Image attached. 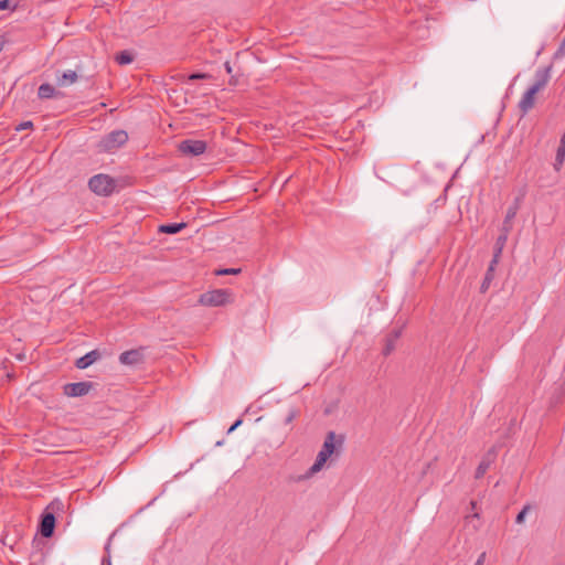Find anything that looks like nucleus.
<instances>
[{
  "mask_svg": "<svg viewBox=\"0 0 565 565\" xmlns=\"http://www.w3.org/2000/svg\"><path fill=\"white\" fill-rule=\"evenodd\" d=\"M88 188L99 196H109L116 190V180L108 174L99 173L89 179Z\"/></svg>",
  "mask_w": 565,
  "mask_h": 565,
  "instance_id": "5",
  "label": "nucleus"
},
{
  "mask_svg": "<svg viewBox=\"0 0 565 565\" xmlns=\"http://www.w3.org/2000/svg\"><path fill=\"white\" fill-rule=\"evenodd\" d=\"M552 64L535 71L533 84L522 95L518 107L522 115H526L535 105V95L546 87L551 79Z\"/></svg>",
  "mask_w": 565,
  "mask_h": 565,
  "instance_id": "1",
  "label": "nucleus"
},
{
  "mask_svg": "<svg viewBox=\"0 0 565 565\" xmlns=\"http://www.w3.org/2000/svg\"><path fill=\"white\" fill-rule=\"evenodd\" d=\"M564 159H565V138H561V142H559V146L557 148V151H556V157H555V168L556 170H558V166H562L563 162H564Z\"/></svg>",
  "mask_w": 565,
  "mask_h": 565,
  "instance_id": "20",
  "label": "nucleus"
},
{
  "mask_svg": "<svg viewBox=\"0 0 565 565\" xmlns=\"http://www.w3.org/2000/svg\"><path fill=\"white\" fill-rule=\"evenodd\" d=\"M299 415V411L297 408H290L284 418V424L289 425L291 422Z\"/></svg>",
  "mask_w": 565,
  "mask_h": 565,
  "instance_id": "22",
  "label": "nucleus"
},
{
  "mask_svg": "<svg viewBox=\"0 0 565 565\" xmlns=\"http://www.w3.org/2000/svg\"><path fill=\"white\" fill-rule=\"evenodd\" d=\"M105 551H106L107 553H109V545H107V546L105 547Z\"/></svg>",
  "mask_w": 565,
  "mask_h": 565,
  "instance_id": "31",
  "label": "nucleus"
},
{
  "mask_svg": "<svg viewBox=\"0 0 565 565\" xmlns=\"http://www.w3.org/2000/svg\"><path fill=\"white\" fill-rule=\"evenodd\" d=\"M119 362L128 366H138L145 363V348L131 349L120 353Z\"/></svg>",
  "mask_w": 565,
  "mask_h": 565,
  "instance_id": "8",
  "label": "nucleus"
},
{
  "mask_svg": "<svg viewBox=\"0 0 565 565\" xmlns=\"http://www.w3.org/2000/svg\"><path fill=\"white\" fill-rule=\"evenodd\" d=\"M38 96L40 99L61 98L63 93L55 89V87L49 83H43L38 89Z\"/></svg>",
  "mask_w": 565,
  "mask_h": 565,
  "instance_id": "14",
  "label": "nucleus"
},
{
  "mask_svg": "<svg viewBox=\"0 0 565 565\" xmlns=\"http://www.w3.org/2000/svg\"><path fill=\"white\" fill-rule=\"evenodd\" d=\"M531 507L530 505H525L523 507V509L516 514V518H515V522L518 524H522L525 520V515L526 513L530 511Z\"/></svg>",
  "mask_w": 565,
  "mask_h": 565,
  "instance_id": "24",
  "label": "nucleus"
},
{
  "mask_svg": "<svg viewBox=\"0 0 565 565\" xmlns=\"http://www.w3.org/2000/svg\"><path fill=\"white\" fill-rule=\"evenodd\" d=\"M495 457H497V452H495L494 447H492L482 457L480 463L478 465V467L476 469V472H475V478L476 479H480V478H482L486 475L487 470L490 468V466L494 461Z\"/></svg>",
  "mask_w": 565,
  "mask_h": 565,
  "instance_id": "12",
  "label": "nucleus"
},
{
  "mask_svg": "<svg viewBox=\"0 0 565 565\" xmlns=\"http://www.w3.org/2000/svg\"><path fill=\"white\" fill-rule=\"evenodd\" d=\"M231 292L226 289H215L200 296V302L204 306H223L228 302Z\"/></svg>",
  "mask_w": 565,
  "mask_h": 565,
  "instance_id": "7",
  "label": "nucleus"
},
{
  "mask_svg": "<svg viewBox=\"0 0 565 565\" xmlns=\"http://www.w3.org/2000/svg\"><path fill=\"white\" fill-rule=\"evenodd\" d=\"M63 509V502L53 500L40 516L38 532L45 539H51L54 534L56 518L55 512Z\"/></svg>",
  "mask_w": 565,
  "mask_h": 565,
  "instance_id": "3",
  "label": "nucleus"
},
{
  "mask_svg": "<svg viewBox=\"0 0 565 565\" xmlns=\"http://www.w3.org/2000/svg\"><path fill=\"white\" fill-rule=\"evenodd\" d=\"M33 128V122L28 120V121H22L21 124H19L15 128L17 131H21V130H25V129H31Z\"/></svg>",
  "mask_w": 565,
  "mask_h": 565,
  "instance_id": "25",
  "label": "nucleus"
},
{
  "mask_svg": "<svg viewBox=\"0 0 565 565\" xmlns=\"http://www.w3.org/2000/svg\"><path fill=\"white\" fill-rule=\"evenodd\" d=\"M486 556H487L486 552H482V553L478 556V558H477V561H476V563H475L473 565H484Z\"/></svg>",
  "mask_w": 565,
  "mask_h": 565,
  "instance_id": "27",
  "label": "nucleus"
},
{
  "mask_svg": "<svg viewBox=\"0 0 565 565\" xmlns=\"http://www.w3.org/2000/svg\"><path fill=\"white\" fill-rule=\"evenodd\" d=\"M128 141V134L124 129L113 130L100 138L96 149L100 153H113Z\"/></svg>",
  "mask_w": 565,
  "mask_h": 565,
  "instance_id": "4",
  "label": "nucleus"
},
{
  "mask_svg": "<svg viewBox=\"0 0 565 565\" xmlns=\"http://www.w3.org/2000/svg\"><path fill=\"white\" fill-rule=\"evenodd\" d=\"M242 423H243V419H242V418L236 419V420L232 424V426L228 428L227 434L233 433V431H234L238 426H241V425H242Z\"/></svg>",
  "mask_w": 565,
  "mask_h": 565,
  "instance_id": "26",
  "label": "nucleus"
},
{
  "mask_svg": "<svg viewBox=\"0 0 565 565\" xmlns=\"http://www.w3.org/2000/svg\"><path fill=\"white\" fill-rule=\"evenodd\" d=\"M344 439V435H338L332 430L329 431L326 436L321 450L318 452L313 465L309 468L305 478H308L313 473L320 471L328 461V459L331 458L332 455L338 454L339 449L342 448Z\"/></svg>",
  "mask_w": 565,
  "mask_h": 565,
  "instance_id": "2",
  "label": "nucleus"
},
{
  "mask_svg": "<svg viewBox=\"0 0 565 565\" xmlns=\"http://www.w3.org/2000/svg\"><path fill=\"white\" fill-rule=\"evenodd\" d=\"M102 565H111L110 555L104 556L102 559Z\"/></svg>",
  "mask_w": 565,
  "mask_h": 565,
  "instance_id": "28",
  "label": "nucleus"
},
{
  "mask_svg": "<svg viewBox=\"0 0 565 565\" xmlns=\"http://www.w3.org/2000/svg\"><path fill=\"white\" fill-rule=\"evenodd\" d=\"M185 226H186V223H184V222L168 223V224L160 225L158 231L160 233L174 235V234L180 233Z\"/></svg>",
  "mask_w": 565,
  "mask_h": 565,
  "instance_id": "16",
  "label": "nucleus"
},
{
  "mask_svg": "<svg viewBox=\"0 0 565 565\" xmlns=\"http://www.w3.org/2000/svg\"><path fill=\"white\" fill-rule=\"evenodd\" d=\"M224 67H225V71H226L227 74H232L233 68H232V65H231L230 62H225L224 63Z\"/></svg>",
  "mask_w": 565,
  "mask_h": 565,
  "instance_id": "29",
  "label": "nucleus"
},
{
  "mask_svg": "<svg viewBox=\"0 0 565 565\" xmlns=\"http://www.w3.org/2000/svg\"><path fill=\"white\" fill-rule=\"evenodd\" d=\"M100 358H102V354L98 350H92V351L87 352L85 355L78 358L75 361V366L79 370L87 369L93 363L98 361Z\"/></svg>",
  "mask_w": 565,
  "mask_h": 565,
  "instance_id": "13",
  "label": "nucleus"
},
{
  "mask_svg": "<svg viewBox=\"0 0 565 565\" xmlns=\"http://www.w3.org/2000/svg\"><path fill=\"white\" fill-rule=\"evenodd\" d=\"M93 387L94 383L88 381L67 383L63 386V393L67 397H81L88 394Z\"/></svg>",
  "mask_w": 565,
  "mask_h": 565,
  "instance_id": "9",
  "label": "nucleus"
},
{
  "mask_svg": "<svg viewBox=\"0 0 565 565\" xmlns=\"http://www.w3.org/2000/svg\"><path fill=\"white\" fill-rule=\"evenodd\" d=\"M206 148V141L196 139H185L178 145V150L186 157H199L205 152Z\"/></svg>",
  "mask_w": 565,
  "mask_h": 565,
  "instance_id": "6",
  "label": "nucleus"
},
{
  "mask_svg": "<svg viewBox=\"0 0 565 565\" xmlns=\"http://www.w3.org/2000/svg\"><path fill=\"white\" fill-rule=\"evenodd\" d=\"M498 265V260L497 259H491L490 264H489V267L486 271V275L483 277V280L481 282V286H480V292L481 294H484L487 292V290L489 289L493 278H494V271H495V266Z\"/></svg>",
  "mask_w": 565,
  "mask_h": 565,
  "instance_id": "15",
  "label": "nucleus"
},
{
  "mask_svg": "<svg viewBox=\"0 0 565 565\" xmlns=\"http://www.w3.org/2000/svg\"><path fill=\"white\" fill-rule=\"evenodd\" d=\"M222 444H223V441L220 440V441L216 443V446H222Z\"/></svg>",
  "mask_w": 565,
  "mask_h": 565,
  "instance_id": "30",
  "label": "nucleus"
},
{
  "mask_svg": "<svg viewBox=\"0 0 565 565\" xmlns=\"http://www.w3.org/2000/svg\"><path fill=\"white\" fill-rule=\"evenodd\" d=\"M524 196L525 190H522L521 193L514 199L513 203L508 207L505 217L502 223L503 232H510L512 230V220L515 217L518 211L520 210Z\"/></svg>",
  "mask_w": 565,
  "mask_h": 565,
  "instance_id": "10",
  "label": "nucleus"
},
{
  "mask_svg": "<svg viewBox=\"0 0 565 565\" xmlns=\"http://www.w3.org/2000/svg\"><path fill=\"white\" fill-rule=\"evenodd\" d=\"M134 60H135L134 53L128 50L120 51L115 56V61L119 65H128V64L132 63Z\"/></svg>",
  "mask_w": 565,
  "mask_h": 565,
  "instance_id": "19",
  "label": "nucleus"
},
{
  "mask_svg": "<svg viewBox=\"0 0 565 565\" xmlns=\"http://www.w3.org/2000/svg\"><path fill=\"white\" fill-rule=\"evenodd\" d=\"M77 78V73L75 71L68 70L63 72L62 75L57 77L56 82L58 86H67L75 83Z\"/></svg>",
  "mask_w": 565,
  "mask_h": 565,
  "instance_id": "18",
  "label": "nucleus"
},
{
  "mask_svg": "<svg viewBox=\"0 0 565 565\" xmlns=\"http://www.w3.org/2000/svg\"><path fill=\"white\" fill-rule=\"evenodd\" d=\"M508 235H509V232H503L501 230V234L498 236V238L495 241L492 259H497L499 262V258L501 256L502 249H503V247H504V245L507 243Z\"/></svg>",
  "mask_w": 565,
  "mask_h": 565,
  "instance_id": "17",
  "label": "nucleus"
},
{
  "mask_svg": "<svg viewBox=\"0 0 565 565\" xmlns=\"http://www.w3.org/2000/svg\"><path fill=\"white\" fill-rule=\"evenodd\" d=\"M242 271L241 268H220L215 270L216 276L224 275H238Z\"/></svg>",
  "mask_w": 565,
  "mask_h": 565,
  "instance_id": "21",
  "label": "nucleus"
},
{
  "mask_svg": "<svg viewBox=\"0 0 565 565\" xmlns=\"http://www.w3.org/2000/svg\"><path fill=\"white\" fill-rule=\"evenodd\" d=\"M210 77H211V75L207 74V73L194 72V73H191L188 76V81L189 82H194V81H198V79H206V78H210Z\"/></svg>",
  "mask_w": 565,
  "mask_h": 565,
  "instance_id": "23",
  "label": "nucleus"
},
{
  "mask_svg": "<svg viewBox=\"0 0 565 565\" xmlns=\"http://www.w3.org/2000/svg\"><path fill=\"white\" fill-rule=\"evenodd\" d=\"M403 327L398 329H393L388 332L384 339V347L382 350V354L384 356H388L396 348V342L401 338Z\"/></svg>",
  "mask_w": 565,
  "mask_h": 565,
  "instance_id": "11",
  "label": "nucleus"
}]
</instances>
